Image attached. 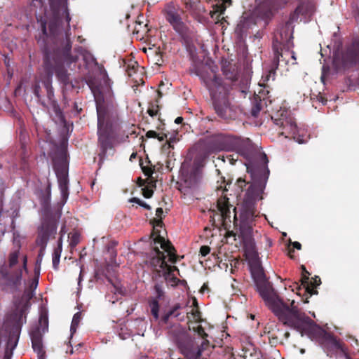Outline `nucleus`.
Listing matches in <instances>:
<instances>
[{
  "label": "nucleus",
  "instance_id": "obj_26",
  "mask_svg": "<svg viewBox=\"0 0 359 359\" xmlns=\"http://www.w3.org/2000/svg\"><path fill=\"white\" fill-rule=\"evenodd\" d=\"M61 252L62 243H58V247L56 249H55L53 253V266L55 269H57L59 265Z\"/></svg>",
  "mask_w": 359,
  "mask_h": 359
},
{
  "label": "nucleus",
  "instance_id": "obj_9",
  "mask_svg": "<svg viewBox=\"0 0 359 359\" xmlns=\"http://www.w3.org/2000/svg\"><path fill=\"white\" fill-rule=\"evenodd\" d=\"M104 82L106 83V86L104 88L102 89H92V92L96 102L99 142L103 150H107L109 148H111L113 146L111 142L110 135L108 133L107 123H105V109L102 105V102L104 100L102 93L103 92H109L111 88L109 80L107 76H104Z\"/></svg>",
  "mask_w": 359,
  "mask_h": 359
},
{
  "label": "nucleus",
  "instance_id": "obj_5",
  "mask_svg": "<svg viewBox=\"0 0 359 359\" xmlns=\"http://www.w3.org/2000/svg\"><path fill=\"white\" fill-rule=\"evenodd\" d=\"M153 248L156 252V256L151 259V264L155 269L162 273L165 280L171 286L177 285L180 280L175 274V271L179 272L176 266H171L165 262L166 256L164 252L167 253L168 260L171 263L177 262V257L174 252V248L170 243L165 241L164 238L158 236L154 239Z\"/></svg>",
  "mask_w": 359,
  "mask_h": 359
},
{
  "label": "nucleus",
  "instance_id": "obj_54",
  "mask_svg": "<svg viewBox=\"0 0 359 359\" xmlns=\"http://www.w3.org/2000/svg\"><path fill=\"white\" fill-rule=\"evenodd\" d=\"M41 262V258H40V259H39L37 260V263H38V262Z\"/></svg>",
  "mask_w": 359,
  "mask_h": 359
},
{
  "label": "nucleus",
  "instance_id": "obj_47",
  "mask_svg": "<svg viewBox=\"0 0 359 359\" xmlns=\"http://www.w3.org/2000/svg\"><path fill=\"white\" fill-rule=\"evenodd\" d=\"M218 149H218V148H217V147H211V148H210V149H209V153L214 152V151H217V150H218Z\"/></svg>",
  "mask_w": 359,
  "mask_h": 359
},
{
  "label": "nucleus",
  "instance_id": "obj_29",
  "mask_svg": "<svg viewBox=\"0 0 359 359\" xmlns=\"http://www.w3.org/2000/svg\"><path fill=\"white\" fill-rule=\"evenodd\" d=\"M70 49H71V44H70L69 39L67 38L66 39V45H65V47L63 50V56H64V59L65 60V61L67 62H69L71 63L72 62H75L76 60V57H72L69 60L67 53L70 50Z\"/></svg>",
  "mask_w": 359,
  "mask_h": 359
},
{
  "label": "nucleus",
  "instance_id": "obj_41",
  "mask_svg": "<svg viewBox=\"0 0 359 359\" xmlns=\"http://www.w3.org/2000/svg\"><path fill=\"white\" fill-rule=\"evenodd\" d=\"M237 184H238V186L240 187V188H243V186H244L245 184V180H242V179H238L237 180Z\"/></svg>",
  "mask_w": 359,
  "mask_h": 359
},
{
  "label": "nucleus",
  "instance_id": "obj_28",
  "mask_svg": "<svg viewBox=\"0 0 359 359\" xmlns=\"http://www.w3.org/2000/svg\"><path fill=\"white\" fill-rule=\"evenodd\" d=\"M81 315L80 313H76L74 316L71 324L70 331L71 335L76 332L77 326L81 320Z\"/></svg>",
  "mask_w": 359,
  "mask_h": 359
},
{
  "label": "nucleus",
  "instance_id": "obj_10",
  "mask_svg": "<svg viewBox=\"0 0 359 359\" xmlns=\"http://www.w3.org/2000/svg\"><path fill=\"white\" fill-rule=\"evenodd\" d=\"M38 283V278H34L29 281L28 287L25 288L24 292V297L27 301L23 303L20 302L18 304H15V312L6 317V321L3 324V327L11 330L16 324L19 317L21 316H23L25 320L22 325L26 322V313L29 307L28 300L33 297L34 294V292L36 289Z\"/></svg>",
  "mask_w": 359,
  "mask_h": 359
},
{
  "label": "nucleus",
  "instance_id": "obj_1",
  "mask_svg": "<svg viewBox=\"0 0 359 359\" xmlns=\"http://www.w3.org/2000/svg\"><path fill=\"white\" fill-rule=\"evenodd\" d=\"M252 275L260 297L283 325L299 332L302 336L307 335L312 340L323 334L324 330L302 312L294 300L290 304L283 302L259 266L254 268Z\"/></svg>",
  "mask_w": 359,
  "mask_h": 359
},
{
  "label": "nucleus",
  "instance_id": "obj_49",
  "mask_svg": "<svg viewBox=\"0 0 359 359\" xmlns=\"http://www.w3.org/2000/svg\"><path fill=\"white\" fill-rule=\"evenodd\" d=\"M81 273H80V275H79V281H78V283L79 285L80 284L81 280H82V278H81Z\"/></svg>",
  "mask_w": 359,
  "mask_h": 359
},
{
  "label": "nucleus",
  "instance_id": "obj_56",
  "mask_svg": "<svg viewBox=\"0 0 359 359\" xmlns=\"http://www.w3.org/2000/svg\"><path fill=\"white\" fill-rule=\"evenodd\" d=\"M50 184H48V191L50 190Z\"/></svg>",
  "mask_w": 359,
  "mask_h": 359
},
{
  "label": "nucleus",
  "instance_id": "obj_46",
  "mask_svg": "<svg viewBox=\"0 0 359 359\" xmlns=\"http://www.w3.org/2000/svg\"><path fill=\"white\" fill-rule=\"evenodd\" d=\"M334 64L336 66H338L339 65V59L337 57H335L334 59Z\"/></svg>",
  "mask_w": 359,
  "mask_h": 359
},
{
  "label": "nucleus",
  "instance_id": "obj_44",
  "mask_svg": "<svg viewBox=\"0 0 359 359\" xmlns=\"http://www.w3.org/2000/svg\"><path fill=\"white\" fill-rule=\"evenodd\" d=\"M294 138L296 140V141L299 143V144H302V143H304L305 141L303 140L302 138L300 137H296L295 136H294Z\"/></svg>",
  "mask_w": 359,
  "mask_h": 359
},
{
  "label": "nucleus",
  "instance_id": "obj_35",
  "mask_svg": "<svg viewBox=\"0 0 359 359\" xmlns=\"http://www.w3.org/2000/svg\"><path fill=\"white\" fill-rule=\"evenodd\" d=\"M154 288H155V291H156L157 297L161 298L163 294V291L161 288V286L159 285H156Z\"/></svg>",
  "mask_w": 359,
  "mask_h": 359
},
{
  "label": "nucleus",
  "instance_id": "obj_21",
  "mask_svg": "<svg viewBox=\"0 0 359 359\" xmlns=\"http://www.w3.org/2000/svg\"><path fill=\"white\" fill-rule=\"evenodd\" d=\"M32 348L37 353L38 359H46L45 352L43 349L42 334L39 329L33 330L31 334Z\"/></svg>",
  "mask_w": 359,
  "mask_h": 359
},
{
  "label": "nucleus",
  "instance_id": "obj_36",
  "mask_svg": "<svg viewBox=\"0 0 359 359\" xmlns=\"http://www.w3.org/2000/svg\"><path fill=\"white\" fill-rule=\"evenodd\" d=\"M330 340L332 341V344H333L334 347L335 348H340V344L336 340V339L333 338V337H330Z\"/></svg>",
  "mask_w": 359,
  "mask_h": 359
},
{
  "label": "nucleus",
  "instance_id": "obj_4",
  "mask_svg": "<svg viewBox=\"0 0 359 359\" xmlns=\"http://www.w3.org/2000/svg\"><path fill=\"white\" fill-rule=\"evenodd\" d=\"M194 73L199 76L208 88L216 113L224 119H231L236 116L235 109L231 107L227 99V88L222 83L213 69L208 74L198 67H194Z\"/></svg>",
  "mask_w": 359,
  "mask_h": 359
},
{
  "label": "nucleus",
  "instance_id": "obj_6",
  "mask_svg": "<svg viewBox=\"0 0 359 359\" xmlns=\"http://www.w3.org/2000/svg\"><path fill=\"white\" fill-rule=\"evenodd\" d=\"M27 256H20L19 250L11 252L8 267L2 268L0 271V285L3 290L13 292L19 289L22 283V272L27 271Z\"/></svg>",
  "mask_w": 359,
  "mask_h": 359
},
{
  "label": "nucleus",
  "instance_id": "obj_52",
  "mask_svg": "<svg viewBox=\"0 0 359 359\" xmlns=\"http://www.w3.org/2000/svg\"><path fill=\"white\" fill-rule=\"evenodd\" d=\"M158 140H159L160 141L163 140V137H158Z\"/></svg>",
  "mask_w": 359,
  "mask_h": 359
},
{
  "label": "nucleus",
  "instance_id": "obj_14",
  "mask_svg": "<svg viewBox=\"0 0 359 359\" xmlns=\"http://www.w3.org/2000/svg\"><path fill=\"white\" fill-rule=\"evenodd\" d=\"M293 27L291 22H287L281 25L274 34L273 49L274 53H278V50L283 48H290L292 43Z\"/></svg>",
  "mask_w": 359,
  "mask_h": 359
},
{
  "label": "nucleus",
  "instance_id": "obj_39",
  "mask_svg": "<svg viewBox=\"0 0 359 359\" xmlns=\"http://www.w3.org/2000/svg\"><path fill=\"white\" fill-rule=\"evenodd\" d=\"M157 136V134L154 130H149L147 133V137H156Z\"/></svg>",
  "mask_w": 359,
  "mask_h": 359
},
{
  "label": "nucleus",
  "instance_id": "obj_8",
  "mask_svg": "<svg viewBox=\"0 0 359 359\" xmlns=\"http://www.w3.org/2000/svg\"><path fill=\"white\" fill-rule=\"evenodd\" d=\"M50 6L53 19L48 22L49 33H47L46 22H41V26L44 36L55 39L60 35L63 36L60 27L62 20L65 19L67 27H69L71 18L67 9V0H50Z\"/></svg>",
  "mask_w": 359,
  "mask_h": 359
},
{
  "label": "nucleus",
  "instance_id": "obj_17",
  "mask_svg": "<svg viewBox=\"0 0 359 359\" xmlns=\"http://www.w3.org/2000/svg\"><path fill=\"white\" fill-rule=\"evenodd\" d=\"M261 165L259 167L248 166L247 169L251 173L252 177L254 180L257 179L266 180L269 175V170L267 168L268 159L265 154L260 155Z\"/></svg>",
  "mask_w": 359,
  "mask_h": 359
},
{
  "label": "nucleus",
  "instance_id": "obj_51",
  "mask_svg": "<svg viewBox=\"0 0 359 359\" xmlns=\"http://www.w3.org/2000/svg\"><path fill=\"white\" fill-rule=\"evenodd\" d=\"M33 2H39V4L41 3V0H32Z\"/></svg>",
  "mask_w": 359,
  "mask_h": 359
},
{
  "label": "nucleus",
  "instance_id": "obj_27",
  "mask_svg": "<svg viewBox=\"0 0 359 359\" xmlns=\"http://www.w3.org/2000/svg\"><path fill=\"white\" fill-rule=\"evenodd\" d=\"M149 307L151 309V313L155 320H158L159 318L158 312H159V304L158 300L151 299L149 301Z\"/></svg>",
  "mask_w": 359,
  "mask_h": 359
},
{
  "label": "nucleus",
  "instance_id": "obj_57",
  "mask_svg": "<svg viewBox=\"0 0 359 359\" xmlns=\"http://www.w3.org/2000/svg\"><path fill=\"white\" fill-rule=\"evenodd\" d=\"M285 335L287 337L289 336V333H286Z\"/></svg>",
  "mask_w": 359,
  "mask_h": 359
},
{
  "label": "nucleus",
  "instance_id": "obj_13",
  "mask_svg": "<svg viewBox=\"0 0 359 359\" xmlns=\"http://www.w3.org/2000/svg\"><path fill=\"white\" fill-rule=\"evenodd\" d=\"M203 165V160L201 158H196L191 167H188L185 162L182 164L181 172L184 189H192L197 185L201 177Z\"/></svg>",
  "mask_w": 359,
  "mask_h": 359
},
{
  "label": "nucleus",
  "instance_id": "obj_48",
  "mask_svg": "<svg viewBox=\"0 0 359 359\" xmlns=\"http://www.w3.org/2000/svg\"><path fill=\"white\" fill-rule=\"evenodd\" d=\"M149 115L151 116L156 115V114L151 109L149 110Z\"/></svg>",
  "mask_w": 359,
  "mask_h": 359
},
{
  "label": "nucleus",
  "instance_id": "obj_32",
  "mask_svg": "<svg viewBox=\"0 0 359 359\" xmlns=\"http://www.w3.org/2000/svg\"><path fill=\"white\" fill-rule=\"evenodd\" d=\"M45 77V75H41V77H40V81H36V84H35V86H34V95L37 97H40V85H39V83L42 82V79H43Z\"/></svg>",
  "mask_w": 359,
  "mask_h": 359
},
{
  "label": "nucleus",
  "instance_id": "obj_42",
  "mask_svg": "<svg viewBox=\"0 0 359 359\" xmlns=\"http://www.w3.org/2000/svg\"><path fill=\"white\" fill-rule=\"evenodd\" d=\"M292 245H293V247H294V248H296V249H297V250H300V249H301V247H302L301 244H300L299 242H297V241L294 242V243H292Z\"/></svg>",
  "mask_w": 359,
  "mask_h": 359
},
{
  "label": "nucleus",
  "instance_id": "obj_40",
  "mask_svg": "<svg viewBox=\"0 0 359 359\" xmlns=\"http://www.w3.org/2000/svg\"><path fill=\"white\" fill-rule=\"evenodd\" d=\"M143 194L145 198H150V197H151V196L153 194V191L151 190H145V191H144Z\"/></svg>",
  "mask_w": 359,
  "mask_h": 359
},
{
  "label": "nucleus",
  "instance_id": "obj_11",
  "mask_svg": "<svg viewBox=\"0 0 359 359\" xmlns=\"http://www.w3.org/2000/svg\"><path fill=\"white\" fill-rule=\"evenodd\" d=\"M60 217L61 213L59 212L54 215H48L43 218L41 226L39 229V234L36 239V244L40 246L39 257L43 255L50 238L55 235Z\"/></svg>",
  "mask_w": 359,
  "mask_h": 359
},
{
  "label": "nucleus",
  "instance_id": "obj_30",
  "mask_svg": "<svg viewBox=\"0 0 359 359\" xmlns=\"http://www.w3.org/2000/svg\"><path fill=\"white\" fill-rule=\"evenodd\" d=\"M221 1H222V3L221 5L217 6L216 12L219 13V14H223L226 8V4L230 5L231 0H221Z\"/></svg>",
  "mask_w": 359,
  "mask_h": 359
},
{
  "label": "nucleus",
  "instance_id": "obj_33",
  "mask_svg": "<svg viewBox=\"0 0 359 359\" xmlns=\"http://www.w3.org/2000/svg\"><path fill=\"white\" fill-rule=\"evenodd\" d=\"M210 252V247L207 245H203L200 249V252L203 257H205L207 255H208Z\"/></svg>",
  "mask_w": 359,
  "mask_h": 359
},
{
  "label": "nucleus",
  "instance_id": "obj_50",
  "mask_svg": "<svg viewBox=\"0 0 359 359\" xmlns=\"http://www.w3.org/2000/svg\"><path fill=\"white\" fill-rule=\"evenodd\" d=\"M184 319H185L184 316H182V317H180V318H179V320H180V321H183V320H184Z\"/></svg>",
  "mask_w": 359,
  "mask_h": 359
},
{
  "label": "nucleus",
  "instance_id": "obj_18",
  "mask_svg": "<svg viewBox=\"0 0 359 359\" xmlns=\"http://www.w3.org/2000/svg\"><path fill=\"white\" fill-rule=\"evenodd\" d=\"M359 62V39L355 41L342 55L341 63L344 67Z\"/></svg>",
  "mask_w": 359,
  "mask_h": 359
},
{
  "label": "nucleus",
  "instance_id": "obj_53",
  "mask_svg": "<svg viewBox=\"0 0 359 359\" xmlns=\"http://www.w3.org/2000/svg\"><path fill=\"white\" fill-rule=\"evenodd\" d=\"M135 156V154H133L130 156V158H134Z\"/></svg>",
  "mask_w": 359,
  "mask_h": 359
},
{
  "label": "nucleus",
  "instance_id": "obj_12",
  "mask_svg": "<svg viewBox=\"0 0 359 359\" xmlns=\"http://www.w3.org/2000/svg\"><path fill=\"white\" fill-rule=\"evenodd\" d=\"M23 316L19 317L16 324L11 330L4 327L0 328V343L2 341L6 342V350L4 359H11L13 355V351L15 348L21 330V327L24 322Z\"/></svg>",
  "mask_w": 359,
  "mask_h": 359
},
{
  "label": "nucleus",
  "instance_id": "obj_45",
  "mask_svg": "<svg viewBox=\"0 0 359 359\" xmlns=\"http://www.w3.org/2000/svg\"><path fill=\"white\" fill-rule=\"evenodd\" d=\"M182 121H183V118H182V117H177V118L175 119V122L176 123L179 124V123H181L182 122Z\"/></svg>",
  "mask_w": 359,
  "mask_h": 359
},
{
  "label": "nucleus",
  "instance_id": "obj_3",
  "mask_svg": "<svg viewBox=\"0 0 359 359\" xmlns=\"http://www.w3.org/2000/svg\"><path fill=\"white\" fill-rule=\"evenodd\" d=\"M263 187L257 184L251 185L245 194L243 201V210L241 214L239 237L241 238L245 253L248 259L256 260L258 254L252 236V224L257 216L255 208L256 201L262 198Z\"/></svg>",
  "mask_w": 359,
  "mask_h": 359
},
{
  "label": "nucleus",
  "instance_id": "obj_16",
  "mask_svg": "<svg viewBox=\"0 0 359 359\" xmlns=\"http://www.w3.org/2000/svg\"><path fill=\"white\" fill-rule=\"evenodd\" d=\"M165 18L177 33L182 36L187 34V28L182 20L180 12L174 7L170 6L168 8Z\"/></svg>",
  "mask_w": 359,
  "mask_h": 359
},
{
  "label": "nucleus",
  "instance_id": "obj_38",
  "mask_svg": "<svg viewBox=\"0 0 359 359\" xmlns=\"http://www.w3.org/2000/svg\"><path fill=\"white\" fill-rule=\"evenodd\" d=\"M274 74H275L274 69L270 70L269 74L266 75L265 80L269 81L270 79V77H271V76H272V79L273 80L274 79V78H273Z\"/></svg>",
  "mask_w": 359,
  "mask_h": 359
},
{
  "label": "nucleus",
  "instance_id": "obj_24",
  "mask_svg": "<svg viewBox=\"0 0 359 359\" xmlns=\"http://www.w3.org/2000/svg\"><path fill=\"white\" fill-rule=\"evenodd\" d=\"M289 57L296 60L294 53L290 50V48H283L278 50V53H274V65L276 67L281 62H284L285 64H287Z\"/></svg>",
  "mask_w": 359,
  "mask_h": 359
},
{
  "label": "nucleus",
  "instance_id": "obj_22",
  "mask_svg": "<svg viewBox=\"0 0 359 359\" xmlns=\"http://www.w3.org/2000/svg\"><path fill=\"white\" fill-rule=\"evenodd\" d=\"M316 8L313 2L308 1L301 3L295 10V15H302L304 22H307L315 13ZM302 20V19H301Z\"/></svg>",
  "mask_w": 359,
  "mask_h": 359
},
{
  "label": "nucleus",
  "instance_id": "obj_25",
  "mask_svg": "<svg viewBox=\"0 0 359 359\" xmlns=\"http://www.w3.org/2000/svg\"><path fill=\"white\" fill-rule=\"evenodd\" d=\"M182 308V306L180 303H177L174 304L170 310L166 312L161 318V321L164 323L167 324L168 323V320L170 318L174 317V318H178L180 316V313L178 311L180 309Z\"/></svg>",
  "mask_w": 359,
  "mask_h": 359
},
{
  "label": "nucleus",
  "instance_id": "obj_7",
  "mask_svg": "<svg viewBox=\"0 0 359 359\" xmlns=\"http://www.w3.org/2000/svg\"><path fill=\"white\" fill-rule=\"evenodd\" d=\"M44 55L43 69L45 77L42 79V82L46 89L48 96L50 97L53 94L51 85L53 74L55 73L58 80L65 85L69 82V74L62 64V59L61 58L59 50L56 53L51 54L46 49Z\"/></svg>",
  "mask_w": 359,
  "mask_h": 359
},
{
  "label": "nucleus",
  "instance_id": "obj_34",
  "mask_svg": "<svg viewBox=\"0 0 359 359\" xmlns=\"http://www.w3.org/2000/svg\"><path fill=\"white\" fill-rule=\"evenodd\" d=\"M302 269H303V275H302V283H307L309 278V273L306 270V269L302 266Z\"/></svg>",
  "mask_w": 359,
  "mask_h": 359
},
{
  "label": "nucleus",
  "instance_id": "obj_55",
  "mask_svg": "<svg viewBox=\"0 0 359 359\" xmlns=\"http://www.w3.org/2000/svg\"><path fill=\"white\" fill-rule=\"evenodd\" d=\"M252 114L253 116H256V113L254 111H252Z\"/></svg>",
  "mask_w": 359,
  "mask_h": 359
},
{
  "label": "nucleus",
  "instance_id": "obj_19",
  "mask_svg": "<svg viewBox=\"0 0 359 359\" xmlns=\"http://www.w3.org/2000/svg\"><path fill=\"white\" fill-rule=\"evenodd\" d=\"M277 0H265L256 8L255 13L263 20L269 18L274 11L280 6L276 4Z\"/></svg>",
  "mask_w": 359,
  "mask_h": 359
},
{
  "label": "nucleus",
  "instance_id": "obj_43",
  "mask_svg": "<svg viewBox=\"0 0 359 359\" xmlns=\"http://www.w3.org/2000/svg\"><path fill=\"white\" fill-rule=\"evenodd\" d=\"M163 213V210L161 208H157L156 211V215L157 217H160Z\"/></svg>",
  "mask_w": 359,
  "mask_h": 359
},
{
  "label": "nucleus",
  "instance_id": "obj_31",
  "mask_svg": "<svg viewBox=\"0 0 359 359\" xmlns=\"http://www.w3.org/2000/svg\"><path fill=\"white\" fill-rule=\"evenodd\" d=\"M129 201L130 203H135L138 204L139 205H140L147 210H150V208H151L149 205H148L147 203H146L145 202H144L143 201L140 200L138 198H133L130 199Z\"/></svg>",
  "mask_w": 359,
  "mask_h": 359
},
{
  "label": "nucleus",
  "instance_id": "obj_23",
  "mask_svg": "<svg viewBox=\"0 0 359 359\" xmlns=\"http://www.w3.org/2000/svg\"><path fill=\"white\" fill-rule=\"evenodd\" d=\"M218 192H221L222 196L217 201V208L221 213L222 217L224 219H226L229 218L230 209L228 198L226 196H223V194L225 191H227V189L225 187L224 189L218 188Z\"/></svg>",
  "mask_w": 359,
  "mask_h": 359
},
{
  "label": "nucleus",
  "instance_id": "obj_37",
  "mask_svg": "<svg viewBox=\"0 0 359 359\" xmlns=\"http://www.w3.org/2000/svg\"><path fill=\"white\" fill-rule=\"evenodd\" d=\"M65 233H66L65 226H62L60 232V239L58 241V243H62V238L65 234Z\"/></svg>",
  "mask_w": 359,
  "mask_h": 359
},
{
  "label": "nucleus",
  "instance_id": "obj_20",
  "mask_svg": "<svg viewBox=\"0 0 359 359\" xmlns=\"http://www.w3.org/2000/svg\"><path fill=\"white\" fill-rule=\"evenodd\" d=\"M274 123L283 128V130L281 134L287 133L288 135H296L297 132V127L294 118L291 116L287 117L283 114L281 118L279 119H275Z\"/></svg>",
  "mask_w": 359,
  "mask_h": 359
},
{
  "label": "nucleus",
  "instance_id": "obj_2",
  "mask_svg": "<svg viewBox=\"0 0 359 359\" xmlns=\"http://www.w3.org/2000/svg\"><path fill=\"white\" fill-rule=\"evenodd\" d=\"M194 307L187 312L189 330L197 333L201 339L199 341L191 339L187 330L180 324L177 323L168 327V334L170 339L177 344L186 359H201V354L208 341L205 339L207 334L201 325L194 326V324L201 321V313L197 307L196 299L193 301Z\"/></svg>",
  "mask_w": 359,
  "mask_h": 359
},
{
  "label": "nucleus",
  "instance_id": "obj_15",
  "mask_svg": "<svg viewBox=\"0 0 359 359\" xmlns=\"http://www.w3.org/2000/svg\"><path fill=\"white\" fill-rule=\"evenodd\" d=\"M53 168L57 178L59 188L60 190L61 196L63 200L67 199L68 192V173L67 163L62 154L59 158H53Z\"/></svg>",
  "mask_w": 359,
  "mask_h": 359
}]
</instances>
